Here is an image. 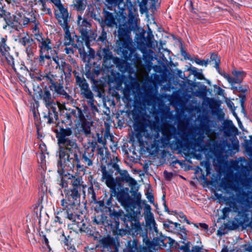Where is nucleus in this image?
Returning a JSON list of instances; mask_svg holds the SVG:
<instances>
[{"instance_id":"44","label":"nucleus","mask_w":252,"mask_h":252,"mask_svg":"<svg viewBox=\"0 0 252 252\" xmlns=\"http://www.w3.org/2000/svg\"><path fill=\"white\" fill-rule=\"evenodd\" d=\"M156 121H153L150 125V127L157 132H158L160 131V126H159L158 118H155ZM158 135V133H157Z\"/></svg>"},{"instance_id":"6","label":"nucleus","mask_w":252,"mask_h":252,"mask_svg":"<svg viewBox=\"0 0 252 252\" xmlns=\"http://www.w3.org/2000/svg\"><path fill=\"white\" fill-rule=\"evenodd\" d=\"M90 49L89 54L85 51L84 45L83 47L77 48L79 50L80 56L82 57L84 62L87 63L86 66V76L93 83V90L96 93V96L99 98H102L104 96V89L103 86L98 84V81L95 80L100 74L102 69L100 63L94 62L91 63L92 59H94L95 57V51L90 47L88 48Z\"/></svg>"},{"instance_id":"19","label":"nucleus","mask_w":252,"mask_h":252,"mask_svg":"<svg viewBox=\"0 0 252 252\" xmlns=\"http://www.w3.org/2000/svg\"><path fill=\"white\" fill-rule=\"evenodd\" d=\"M105 128L104 129L103 128H101L100 129H98L96 131L95 133H96L97 131L98 130H100L101 129H103L104 130H105L106 128V127L107 126H109L108 124H105ZM93 125L92 122L88 121L86 119V118H84L83 119L80 121L79 123L78 124V126L77 127V132L76 133V136L79 137L80 136H85V137H88L90 134L92 135L94 133H91V127ZM92 137H91V138Z\"/></svg>"},{"instance_id":"64","label":"nucleus","mask_w":252,"mask_h":252,"mask_svg":"<svg viewBox=\"0 0 252 252\" xmlns=\"http://www.w3.org/2000/svg\"><path fill=\"white\" fill-rule=\"evenodd\" d=\"M239 96L240 98L241 105H243L246 98V95L243 93V94H240Z\"/></svg>"},{"instance_id":"50","label":"nucleus","mask_w":252,"mask_h":252,"mask_svg":"<svg viewBox=\"0 0 252 252\" xmlns=\"http://www.w3.org/2000/svg\"><path fill=\"white\" fill-rule=\"evenodd\" d=\"M186 241L184 240L183 243H184V245L181 247V249L183 250L185 252H191L190 248V242L187 241V242H185Z\"/></svg>"},{"instance_id":"35","label":"nucleus","mask_w":252,"mask_h":252,"mask_svg":"<svg viewBox=\"0 0 252 252\" xmlns=\"http://www.w3.org/2000/svg\"><path fill=\"white\" fill-rule=\"evenodd\" d=\"M164 227L170 232H176L178 229V226L180 224L177 222H173L171 220H168L163 223Z\"/></svg>"},{"instance_id":"47","label":"nucleus","mask_w":252,"mask_h":252,"mask_svg":"<svg viewBox=\"0 0 252 252\" xmlns=\"http://www.w3.org/2000/svg\"><path fill=\"white\" fill-rule=\"evenodd\" d=\"M176 231L181 236L183 240L187 241L188 231L184 226L180 227V226H179L178 229Z\"/></svg>"},{"instance_id":"1","label":"nucleus","mask_w":252,"mask_h":252,"mask_svg":"<svg viewBox=\"0 0 252 252\" xmlns=\"http://www.w3.org/2000/svg\"><path fill=\"white\" fill-rule=\"evenodd\" d=\"M118 38L116 43L115 52L122 59L113 57L111 51V43L107 39V32L102 28L98 38L92 43L96 42L101 46L97 55L103 59V71L106 74L108 84L113 86L117 91H121L123 94L122 99L126 102V23L123 22L118 29Z\"/></svg>"},{"instance_id":"46","label":"nucleus","mask_w":252,"mask_h":252,"mask_svg":"<svg viewBox=\"0 0 252 252\" xmlns=\"http://www.w3.org/2000/svg\"><path fill=\"white\" fill-rule=\"evenodd\" d=\"M106 1L108 4L111 5V6L118 5L119 8H120L121 5L123 4L125 7L126 6V4L123 2V0H106Z\"/></svg>"},{"instance_id":"29","label":"nucleus","mask_w":252,"mask_h":252,"mask_svg":"<svg viewBox=\"0 0 252 252\" xmlns=\"http://www.w3.org/2000/svg\"><path fill=\"white\" fill-rule=\"evenodd\" d=\"M127 252H141L137 239L133 238L132 241L127 240Z\"/></svg>"},{"instance_id":"25","label":"nucleus","mask_w":252,"mask_h":252,"mask_svg":"<svg viewBox=\"0 0 252 252\" xmlns=\"http://www.w3.org/2000/svg\"><path fill=\"white\" fill-rule=\"evenodd\" d=\"M57 8L55 16L58 21L69 18L68 10L62 3L61 0H49Z\"/></svg>"},{"instance_id":"20","label":"nucleus","mask_w":252,"mask_h":252,"mask_svg":"<svg viewBox=\"0 0 252 252\" xmlns=\"http://www.w3.org/2000/svg\"><path fill=\"white\" fill-rule=\"evenodd\" d=\"M75 79V83L80 89L81 94L83 97L89 96L92 94V92L89 88V85L84 77V75L76 71H73Z\"/></svg>"},{"instance_id":"24","label":"nucleus","mask_w":252,"mask_h":252,"mask_svg":"<svg viewBox=\"0 0 252 252\" xmlns=\"http://www.w3.org/2000/svg\"><path fill=\"white\" fill-rule=\"evenodd\" d=\"M194 62L200 65L207 66V65L212 62L213 64H214V67H215L219 74H221L220 72V59L218 57V55L215 53H213L211 54L210 59L201 60L198 58H195Z\"/></svg>"},{"instance_id":"12","label":"nucleus","mask_w":252,"mask_h":252,"mask_svg":"<svg viewBox=\"0 0 252 252\" xmlns=\"http://www.w3.org/2000/svg\"><path fill=\"white\" fill-rule=\"evenodd\" d=\"M15 20L16 25H17V29L18 28L29 29L34 33L35 39L36 35L40 34L39 33V23L33 14L27 13L24 11L17 10ZM16 31H19L18 29Z\"/></svg>"},{"instance_id":"34","label":"nucleus","mask_w":252,"mask_h":252,"mask_svg":"<svg viewBox=\"0 0 252 252\" xmlns=\"http://www.w3.org/2000/svg\"><path fill=\"white\" fill-rule=\"evenodd\" d=\"M84 97L87 99V104L92 113L95 114L96 112H98L97 107L94 104L95 100L93 93L89 96H85Z\"/></svg>"},{"instance_id":"3","label":"nucleus","mask_w":252,"mask_h":252,"mask_svg":"<svg viewBox=\"0 0 252 252\" xmlns=\"http://www.w3.org/2000/svg\"><path fill=\"white\" fill-rule=\"evenodd\" d=\"M121 160L117 157L113 156L107 164H101L102 180L116 196L117 200L126 209V170L120 168Z\"/></svg>"},{"instance_id":"32","label":"nucleus","mask_w":252,"mask_h":252,"mask_svg":"<svg viewBox=\"0 0 252 252\" xmlns=\"http://www.w3.org/2000/svg\"><path fill=\"white\" fill-rule=\"evenodd\" d=\"M59 69L63 72L65 77H70L72 72L71 65L64 61L61 62L60 65H59Z\"/></svg>"},{"instance_id":"61","label":"nucleus","mask_w":252,"mask_h":252,"mask_svg":"<svg viewBox=\"0 0 252 252\" xmlns=\"http://www.w3.org/2000/svg\"><path fill=\"white\" fill-rule=\"evenodd\" d=\"M180 218L183 220L184 222H186L188 224H191L190 221L187 219L186 215H185L183 213H181L180 215Z\"/></svg>"},{"instance_id":"60","label":"nucleus","mask_w":252,"mask_h":252,"mask_svg":"<svg viewBox=\"0 0 252 252\" xmlns=\"http://www.w3.org/2000/svg\"><path fill=\"white\" fill-rule=\"evenodd\" d=\"M202 248L199 246H195L192 247L191 252H201Z\"/></svg>"},{"instance_id":"2","label":"nucleus","mask_w":252,"mask_h":252,"mask_svg":"<svg viewBox=\"0 0 252 252\" xmlns=\"http://www.w3.org/2000/svg\"><path fill=\"white\" fill-rule=\"evenodd\" d=\"M57 139L59 146V157L58 172L63 174L67 179L71 180V189L81 190L84 189L86 185H83L82 178L73 175L76 167L77 172H85L86 166L81 165L77 154L79 148L76 139L73 137L71 128L61 127L54 130Z\"/></svg>"},{"instance_id":"7","label":"nucleus","mask_w":252,"mask_h":252,"mask_svg":"<svg viewBox=\"0 0 252 252\" xmlns=\"http://www.w3.org/2000/svg\"><path fill=\"white\" fill-rule=\"evenodd\" d=\"M114 136L110 133V126H107L105 130L101 129L97 131L96 133L92 134V138L89 140V143L90 144V147L86 149L84 153L82 154V159L80 158L81 165H84L86 166L92 165V158L94 157L95 148L97 147V142L103 146L106 145L107 140H109L113 143L114 142ZM78 147H79L78 146ZM77 154L79 158H80V148Z\"/></svg>"},{"instance_id":"21","label":"nucleus","mask_w":252,"mask_h":252,"mask_svg":"<svg viewBox=\"0 0 252 252\" xmlns=\"http://www.w3.org/2000/svg\"><path fill=\"white\" fill-rule=\"evenodd\" d=\"M99 244L104 252H115L118 251L115 239L110 236L102 238L99 241Z\"/></svg>"},{"instance_id":"38","label":"nucleus","mask_w":252,"mask_h":252,"mask_svg":"<svg viewBox=\"0 0 252 252\" xmlns=\"http://www.w3.org/2000/svg\"><path fill=\"white\" fill-rule=\"evenodd\" d=\"M188 143L189 141L188 139L184 140V138L183 140L178 139L176 141L175 145L177 149L179 150H185L188 147Z\"/></svg>"},{"instance_id":"40","label":"nucleus","mask_w":252,"mask_h":252,"mask_svg":"<svg viewBox=\"0 0 252 252\" xmlns=\"http://www.w3.org/2000/svg\"><path fill=\"white\" fill-rule=\"evenodd\" d=\"M35 2H40L42 5L41 10L44 14L52 15V11L50 8L46 7V1L44 0H34Z\"/></svg>"},{"instance_id":"18","label":"nucleus","mask_w":252,"mask_h":252,"mask_svg":"<svg viewBox=\"0 0 252 252\" xmlns=\"http://www.w3.org/2000/svg\"><path fill=\"white\" fill-rule=\"evenodd\" d=\"M7 41V36L1 37L0 38V53L3 59H4L7 62V64L10 66L12 68L16 71V68L15 66L14 59L12 55H11L9 51L10 47L7 45L6 42Z\"/></svg>"},{"instance_id":"45","label":"nucleus","mask_w":252,"mask_h":252,"mask_svg":"<svg viewBox=\"0 0 252 252\" xmlns=\"http://www.w3.org/2000/svg\"><path fill=\"white\" fill-rule=\"evenodd\" d=\"M74 7L78 11H82L86 8V5L83 0H76Z\"/></svg>"},{"instance_id":"4","label":"nucleus","mask_w":252,"mask_h":252,"mask_svg":"<svg viewBox=\"0 0 252 252\" xmlns=\"http://www.w3.org/2000/svg\"><path fill=\"white\" fill-rule=\"evenodd\" d=\"M127 183L130 187V195L128 193L127 188V235L133 237L140 234L141 225L139 220L140 215V201L141 195L138 192V188L136 180L127 173Z\"/></svg>"},{"instance_id":"48","label":"nucleus","mask_w":252,"mask_h":252,"mask_svg":"<svg viewBox=\"0 0 252 252\" xmlns=\"http://www.w3.org/2000/svg\"><path fill=\"white\" fill-rule=\"evenodd\" d=\"M248 87L246 85H242L239 87H233L234 91L245 94L248 90Z\"/></svg>"},{"instance_id":"33","label":"nucleus","mask_w":252,"mask_h":252,"mask_svg":"<svg viewBox=\"0 0 252 252\" xmlns=\"http://www.w3.org/2000/svg\"><path fill=\"white\" fill-rule=\"evenodd\" d=\"M111 197V205L112 206H113V207H119L118 205H117L116 203H115V204H113V203H112V195H111L106 200V202L105 204L104 203V201L103 200H99V201H97L96 200V201H94V202H93V203H94L96 204H97V205L98 206L99 208H100V209L101 210V211H105L106 213L108 212L109 213V208L107 207V202L108 201V200L110 199V198Z\"/></svg>"},{"instance_id":"9","label":"nucleus","mask_w":252,"mask_h":252,"mask_svg":"<svg viewBox=\"0 0 252 252\" xmlns=\"http://www.w3.org/2000/svg\"><path fill=\"white\" fill-rule=\"evenodd\" d=\"M36 39L38 42L39 56L35 61V66H46L49 65L46 61H50L51 58L59 66V58L58 56V48L56 47L51 39L43 34L36 35Z\"/></svg>"},{"instance_id":"57","label":"nucleus","mask_w":252,"mask_h":252,"mask_svg":"<svg viewBox=\"0 0 252 252\" xmlns=\"http://www.w3.org/2000/svg\"><path fill=\"white\" fill-rule=\"evenodd\" d=\"M163 175L165 179L168 181H170L173 176V174L172 172H169L166 170L164 171Z\"/></svg>"},{"instance_id":"15","label":"nucleus","mask_w":252,"mask_h":252,"mask_svg":"<svg viewBox=\"0 0 252 252\" xmlns=\"http://www.w3.org/2000/svg\"><path fill=\"white\" fill-rule=\"evenodd\" d=\"M69 18H66L61 21H59V24L63 29L64 32L63 35V43L65 46L72 45L74 48H80L85 45L84 41L79 36H77L74 32H70V26L68 24Z\"/></svg>"},{"instance_id":"51","label":"nucleus","mask_w":252,"mask_h":252,"mask_svg":"<svg viewBox=\"0 0 252 252\" xmlns=\"http://www.w3.org/2000/svg\"><path fill=\"white\" fill-rule=\"evenodd\" d=\"M97 144V147L95 148V151L96 150L97 151V154L98 155H99L102 158H103V157L104 156V149H103V147H104L106 145H105L104 146H103L101 145H100L99 144V143H96Z\"/></svg>"},{"instance_id":"52","label":"nucleus","mask_w":252,"mask_h":252,"mask_svg":"<svg viewBox=\"0 0 252 252\" xmlns=\"http://www.w3.org/2000/svg\"><path fill=\"white\" fill-rule=\"evenodd\" d=\"M91 16L92 18L98 21L100 24L101 27H102V18L100 16L99 14H96L92 11L91 12Z\"/></svg>"},{"instance_id":"55","label":"nucleus","mask_w":252,"mask_h":252,"mask_svg":"<svg viewBox=\"0 0 252 252\" xmlns=\"http://www.w3.org/2000/svg\"><path fill=\"white\" fill-rule=\"evenodd\" d=\"M42 243L43 244H45L46 247L48 249L49 252H51L52 250L49 245L48 239L45 235H43L42 236Z\"/></svg>"},{"instance_id":"17","label":"nucleus","mask_w":252,"mask_h":252,"mask_svg":"<svg viewBox=\"0 0 252 252\" xmlns=\"http://www.w3.org/2000/svg\"><path fill=\"white\" fill-rule=\"evenodd\" d=\"M121 11H120L121 13V18H118L117 22L115 21V18L112 13L104 10V19L102 18V27L101 28H104L105 26L113 27L115 25L119 27L120 25H122L123 22H126V13L125 12V8H122L121 9Z\"/></svg>"},{"instance_id":"23","label":"nucleus","mask_w":252,"mask_h":252,"mask_svg":"<svg viewBox=\"0 0 252 252\" xmlns=\"http://www.w3.org/2000/svg\"><path fill=\"white\" fill-rule=\"evenodd\" d=\"M176 131L175 126L168 122H162L160 125V132L163 136L162 139L165 142H169Z\"/></svg>"},{"instance_id":"41","label":"nucleus","mask_w":252,"mask_h":252,"mask_svg":"<svg viewBox=\"0 0 252 252\" xmlns=\"http://www.w3.org/2000/svg\"><path fill=\"white\" fill-rule=\"evenodd\" d=\"M232 74L236 80L240 81V84L242 82L244 78L246 76V73L243 71L234 70L232 71Z\"/></svg>"},{"instance_id":"16","label":"nucleus","mask_w":252,"mask_h":252,"mask_svg":"<svg viewBox=\"0 0 252 252\" xmlns=\"http://www.w3.org/2000/svg\"><path fill=\"white\" fill-rule=\"evenodd\" d=\"M18 42L24 46L27 60L32 65L35 66V61L37 56L35 55L37 45L34 40L27 35L20 38Z\"/></svg>"},{"instance_id":"10","label":"nucleus","mask_w":252,"mask_h":252,"mask_svg":"<svg viewBox=\"0 0 252 252\" xmlns=\"http://www.w3.org/2000/svg\"><path fill=\"white\" fill-rule=\"evenodd\" d=\"M49 86H46L43 89L38 91L40 99L47 108L43 112V118L48 124H56L59 120L58 110L59 105L55 100V97L51 94Z\"/></svg>"},{"instance_id":"56","label":"nucleus","mask_w":252,"mask_h":252,"mask_svg":"<svg viewBox=\"0 0 252 252\" xmlns=\"http://www.w3.org/2000/svg\"><path fill=\"white\" fill-rule=\"evenodd\" d=\"M59 174L62 176L60 185L62 187V188L66 187L67 186L68 183L65 181V179H67V178H65L64 175L63 174Z\"/></svg>"},{"instance_id":"43","label":"nucleus","mask_w":252,"mask_h":252,"mask_svg":"<svg viewBox=\"0 0 252 252\" xmlns=\"http://www.w3.org/2000/svg\"><path fill=\"white\" fill-rule=\"evenodd\" d=\"M226 204H228L229 206V208H230L231 209H232L234 212H238L239 207L237 204V202L235 198H232V199H228V201L226 202Z\"/></svg>"},{"instance_id":"26","label":"nucleus","mask_w":252,"mask_h":252,"mask_svg":"<svg viewBox=\"0 0 252 252\" xmlns=\"http://www.w3.org/2000/svg\"><path fill=\"white\" fill-rule=\"evenodd\" d=\"M81 190L68 189L64 191L65 198L62 200H66V203H75L80 204Z\"/></svg>"},{"instance_id":"37","label":"nucleus","mask_w":252,"mask_h":252,"mask_svg":"<svg viewBox=\"0 0 252 252\" xmlns=\"http://www.w3.org/2000/svg\"><path fill=\"white\" fill-rule=\"evenodd\" d=\"M87 196L90 202L93 203V202L96 201V193L93 187L92 182H91V185H90V187L88 189Z\"/></svg>"},{"instance_id":"53","label":"nucleus","mask_w":252,"mask_h":252,"mask_svg":"<svg viewBox=\"0 0 252 252\" xmlns=\"http://www.w3.org/2000/svg\"><path fill=\"white\" fill-rule=\"evenodd\" d=\"M118 119V126L121 128L122 127H125L126 126H124V124L125 123V119L124 116H121L119 115L118 116H117Z\"/></svg>"},{"instance_id":"58","label":"nucleus","mask_w":252,"mask_h":252,"mask_svg":"<svg viewBox=\"0 0 252 252\" xmlns=\"http://www.w3.org/2000/svg\"><path fill=\"white\" fill-rule=\"evenodd\" d=\"M228 82L231 84V85H233L234 84H240V81L236 80V79L235 77H230V79L228 80Z\"/></svg>"},{"instance_id":"39","label":"nucleus","mask_w":252,"mask_h":252,"mask_svg":"<svg viewBox=\"0 0 252 252\" xmlns=\"http://www.w3.org/2000/svg\"><path fill=\"white\" fill-rule=\"evenodd\" d=\"M70 114L75 118H78L79 121L85 118L84 114L81 108L76 107L70 111Z\"/></svg>"},{"instance_id":"30","label":"nucleus","mask_w":252,"mask_h":252,"mask_svg":"<svg viewBox=\"0 0 252 252\" xmlns=\"http://www.w3.org/2000/svg\"><path fill=\"white\" fill-rule=\"evenodd\" d=\"M134 128L137 132H142L145 129L143 118L140 116L134 115Z\"/></svg>"},{"instance_id":"13","label":"nucleus","mask_w":252,"mask_h":252,"mask_svg":"<svg viewBox=\"0 0 252 252\" xmlns=\"http://www.w3.org/2000/svg\"><path fill=\"white\" fill-rule=\"evenodd\" d=\"M111 197L107 202V207L109 208V215L112 220H113L112 223H110V229L118 235L125 236L126 235V228L120 229V220H121L125 223H126V214L123 211L120 209V207H113L111 205Z\"/></svg>"},{"instance_id":"14","label":"nucleus","mask_w":252,"mask_h":252,"mask_svg":"<svg viewBox=\"0 0 252 252\" xmlns=\"http://www.w3.org/2000/svg\"><path fill=\"white\" fill-rule=\"evenodd\" d=\"M77 21L78 31L81 34L79 36L84 41L85 45L89 48L97 37V33L92 30V25L86 18L78 15Z\"/></svg>"},{"instance_id":"11","label":"nucleus","mask_w":252,"mask_h":252,"mask_svg":"<svg viewBox=\"0 0 252 252\" xmlns=\"http://www.w3.org/2000/svg\"><path fill=\"white\" fill-rule=\"evenodd\" d=\"M35 79L36 81H41L43 80L47 83L49 85V88L54 92V94H56L68 101L72 99V97L64 90V82L63 75L58 76L49 73L45 75L35 77Z\"/></svg>"},{"instance_id":"49","label":"nucleus","mask_w":252,"mask_h":252,"mask_svg":"<svg viewBox=\"0 0 252 252\" xmlns=\"http://www.w3.org/2000/svg\"><path fill=\"white\" fill-rule=\"evenodd\" d=\"M231 212L230 208L224 207L222 210V215H221V218L222 220H225L228 217L230 213Z\"/></svg>"},{"instance_id":"28","label":"nucleus","mask_w":252,"mask_h":252,"mask_svg":"<svg viewBox=\"0 0 252 252\" xmlns=\"http://www.w3.org/2000/svg\"><path fill=\"white\" fill-rule=\"evenodd\" d=\"M37 172L38 173L37 178L40 184L39 187V190L43 193L46 192L48 190V187L45 180L46 172L43 167L41 166V167L38 168L37 169Z\"/></svg>"},{"instance_id":"5","label":"nucleus","mask_w":252,"mask_h":252,"mask_svg":"<svg viewBox=\"0 0 252 252\" xmlns=\"http://www.w3.org/2000/svg\"><path fill=\"white\" fill-rule=\"evenodd\" d=\"M127 9L128 10V18H127V51L130 50L127 55V72H131L134 69L138 70L142 66L141 56L136 52L134 49L130 50L128 42L131 40L130 33L132 31L136 32H140V19L139 18L137 5L132 4L130 0H126Z\"/></svg>"},{"instance_id":"63","label":"nucleus","mask_w":252,"mask_h":252,"mask_svg":"<svg viewBox=\"0 0 252 252\" xmlns=\"http://www.w3.org/2000/svg\"><path fill=\"white\" fill-rule=\"evenodd\" d=\"M194 76L198 79L202 80L204 78V76L202 73L200 72H193Z\"/></svg>"},{"instance_id":"62","label":"nucleus","mask_w":252,"mask_h":252,"mask_svg":"<svg viewBox=\"0 0 252 252\" xmlns=\"http://www.w3.org/2000/svg\"><path fill=\"white\" fill-rule=\"evenodd\" d=\"M245 150L250 156L252 157V146H246Z\"/></svg>"},{"instance_id":"42","label":"nucleus","mask_w":252,"mask_h":252,"mask_svg":"<svg viewBox=\"0 0 252 252\" xmlns=\"http://www.w3.org/2000/svg\"><path fill=\"white\" fill-rule=\"evenodd\" d=\"M193 145L195 147H198L201 150L205 149L204 141L199 139L198 137L193 139Z\"/></svg>"},{"instance_id":"54","label":"nucleus","mask_w":252,"mask_h":252,"mask_svg":"<svg viewBox=\"0 0 252 252\" xmlns=\"http://www.w3.org/2000/svg\"><path fill=\"white\" fill-rule=\"evenodd\" d=\"M193 225L196 228L200 227L202 230H208V225L205 223H193Z\"/></svg>"},{"instance_id":"27","label":"nucleus","mask_w":252,"mask_h":252,"mask_svg":"<svg viewBox=\"0 0 252 252\" xmlns=\"http://www.w3.org/2000/svg\"><path fill=\"white\" fill-rule=\"evenodd\" d=\"M16 17V12L15 14H11L10 12L6 11L4 14L0 17L3 18L6 23V25L3 26L4 30H9L10 28L17 30V25L16 24L15 20Z\"/></svg>"},{"instance_id":"31","label":"nucleus","mask_w":252,"mask_h":252,"mask_svg":"<svg viewBox=\"0 0 252 252\" xmlns=\"http://www.w3.org/2000/svg\"><path fill=\"white\" fill-rule=\"evenodd\" d=\"M198 128V131L205 133L209 137L212 136L214 133V130L211 128V126L208 122H201Z\"/></svg>"},{"instance_id":"22","label":"nucleus","mask_w":252,"mask_h":252,"mask_svg":"<svg viewBox=\"0 0 252 252\" xmlns=\"http://www.w3.org/2000/svg\"><path fill=\"white\" fill-rule=\"evenodd\" d=\"M107 218L108 217L101 212H96L91 217L93 224L100 227L104 226L106 230L107 229L106 227H110V223H112L113 221V220H108Z\"/></svg>"},{"instance_id":"36","label":"nucleus","mask_w":252,"mask_h":252,"mask_svg":"<svg viewBox=\"0 0 252 252\" xmlns=\"http://www.w3.org/2000/svg\"><path fill=\"white\" fill-rule=\"evenodd\" d=\"M146 224L149 226L151 228H153L155 231H157V227L156 222L155 221L154 217L152 213H150L149 214L147 215L146 218Z\"/></svg>"},{"instance_id":"59","label":"nucleus","mask_w":252,"mask_h":252,"mask_svg":"<svg viewBox=\"0 0 252 252\" xmlns=\"http://www.w3.org/2000/svg\"><path fill=\"white\" fill-rule=\"evenodd\" d=\"M65 53L68 55H72L74 54V50L72 47H67L64 48Z\"/></svg>"},{"instance_id":"8","label":"nucleus","mask_w":252,"mask_h":252,"mask_svg":"<svg viewBox=\"0 0 252 252\" xmlns=\"http://www.w3.org/2000/svg\"><path fill=\"white\" fill-rule=\"evenodd\" d=\"M65 200H61L63 211L61 213L70 221L68 224V228L76 232H86L88 227L81 215L80 204L66 203Z\"/></svg>"}]
</instances>
